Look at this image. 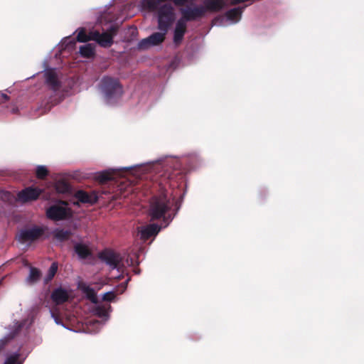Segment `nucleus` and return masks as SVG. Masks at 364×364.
<instances>
[{
	"label": "nucleus",
	"mask_w": 364,
	"mask_h": 364,
	"mask_svg": "<svg viewBox=\"0 0 364 364\" xmlns=\"http://www.w3.org/2000/svg\"><path fill=\"white\" fill-rule=\"evenodd\" d=\"M115 28L111 27L107 31L100 33L98 31H92L88 35L84 28L78 31L77 39L79 42H86L90 40L95 41L102 47H109L112 43L115 35Z\"/></svg>",
	"instance_id": "1"
},
{
	"label": "nucleus",
	"mask_w": 364,
	"mask_h": 364,
	"mask_svg": "<svg viewBox=\"0 0 364 364\" xmlns=\"http://www.w3.org/2000/svg\"><path fill=\"white\" fill-rule=\"evenodd\" d=\"M171 203L167 193H163L152 198L149 213L151 219H158L164 215L166 211L171 208Z\"/></svg>",
	"instance_id": "2"
},
{
	"label": "nucleus",
	"mask_w": 364,
	"mask_h": 364,
	"mask_svg": "<svg viewBox=\"0 0 364 364\" xmlns=\"http://www.w3.org/2000/svg\"><path fill=\"white\" fill-rule=\"evenodd\" d=\"M101 89L108 102H109L112 98L117 97L122 93V88L117 80L109 77L102 78Z\"/></svg>",
	"instance_id": "3"
},
{
	"label": "nucleus",
	"mask_w": 364,
	"mask_h": 364,
	"mask_svg": "<svg viewBox=\"0 0 364 364\" xmlns=\"http://www.w3.org/2000/svg\"><path fill=\"white\" fill-rule=\"evenodd\" d=\"M101 258L110 269H117L118 272H123L124 268L129 264L128 260H123L121 255L112 251L104 252L101 255Z\"/></svg>",
	"instance_id": "4"
},
{
	"label": "nucleus",
	"mask_w": 364,
	"mask_h": 364,
	"mask_svg": "<svg viewBox=\"0 0 364 364\" xmlns=\"http://www.w3.org/2000/svg\"><path fill=\"white\" fill-rule=\"evenodd\" d=\"M46 214L49 218L58 220L70 215L71 213L68 203L60 201L50 207L47 210Z\"/></svg>",
	"instance_id": "5"
},
{
	"label": "nucleus",
	"mask_w": 364,
	"mask_h": 364,
	"mask_svg": "<svg viewBox=\"0 0 364 364\" xmlns=\"http://www.w3.org/2000/svg\"><path fill=\"white\" fill-rule=\"evenodd\" d=\"M242 11L239 8L229 11L226 15L215 21L218 26H226L238 22L241 17Z\"/></svg>",
	"instance_id": "6"
},
{
	"label": "nucleus",
	"mask_w": 364,
	"mask_h": 364,
	"mask_svg": "<svg viewBox=\"0 0 364 364\" xmlns=\"http://www.w3.org/2000/svg\"><path fill=\"white\" fill-rule=\"evenodd\" d=\"M42 190L36 188H26L20 191L17 195V200L21 203H27L31 200H36Z\"/></svg>",
	"instance_id": "7"
},
{
	"label": "nucleus",
	"mask_w": 364,
	"mask_h": 364,
	"mask_svg": "<svg viewBox=\"0 0 364 364\" xmlns=\"http://www.w3.org/2000/svg\"><path fill=\"white\" fill-rule=\"evenodd\" d=\"M73 296L71 291L68 289L58 287L51 294V299L56 304H63Z\"/></svg>",
	"instance_id": "8"
},
{
	"label": "nucleus",
	"mask_w": 364,
	"mask_h": 364,
	"mask_svg": "<svg viewBox=\"0 0 364 364\" xmlns=\"http://www.w3.org/2000/svg\"><path fill=\"white\" fill-rule=\"evenodd\" d=\"M26 358V354L20 350H9L5 353L4 364H22Z\"/></svg>",
	"instance_id": "9"
},
{
	"label": "nucleus",
	"mask_w": 364,
	"mask_h": 364,
	"mask_svg": "<svg viewBox=\"0 0 364 364\" xmlns=\"http://www.w3.org/2000/svg\"><path fill=\"white\" fill-rule=\"evenodd\" d=\"M207 12L204 4L201 6L188 8L182 11V18L186 21L193 20L203 16Z\"/></svg>",
	"instance_id": "10"
},
{
	"label": "nucleus",
	"mask_w": 364,
	"mask_h": 364,
	"mask_svg": "<svg viewBox=\"0 0 364 364\" xmlns=\"http://www.w3.org/2000/svg\"><path fill=\"white\" fill-rule=\"evenodd\" d=\"M161 230V227L156 224H151L141 226L138 228L140 238L146 240L151 237H155Z\"/></svg>",
	"instance_id": "11"
},
{
	"label": "nucleus",
	"mask_w": 364,
	"mask_h": 364,
	"mask_svg": "<svg viewBox=\"0 0 364 364\" xmlns=\"http://www.w3.org/2000/svg\"><path fill=\"white\" fill-rule=\"evenodd\" d=\"M186 25L187 21L182 17L176 22L173 35V42L175 44L178 45L181 43L186 31Z\"/></svg>",
	"instance_id": "12"
},
{
	"label": "nucleus",
	"mask_w": 364,
	"mask_h": 364,
	"mask_svg": "<svg viewBox=\"0 0 364 364\" xmlns=\"http://www.w3.org/2000/svg\"><path fill=\"white\" fill-rule=\"evenodd\" d=\"M42 233V230L38 228H33L22 230L18 235V239L22 242H26L30 240H33L38 237Z\"/></svg>",
	"instance_id": "13"
},
{
	"label": "nucleus",
	"mask_w": 364,
	"mask_h": 364,
	"mask_svg": "<svg viewBox=\"0 0 364 364\" xmlns=\"http://www.w3.org/2000/svg\"><path fill=\"white\" fill-rule=\"evenodd\" d=\"M75 196L78 202L82 203L93 204L97 200V196L94 192L88 193L83 191H78L75 193Z\"/></svg>",
	"instance_id": "14"
},
{
	"label": "nucleus",
	"mask_w": 364,
	"mask_h": 364,
	"mask_svg": "<svg viewBox=\"0 0 364 364\" xmlns=\"http://www.w3.org/2000/svg\"><path fill=\"white\" fill-rule=\"evenodd\" d=\"M44 75L47 85L53 90H56L59 86V81L55 70L53 69H46Z\"/></svg>",
	"instance_id": "15"
},
{
	"label": "nucleus",
	"mask_w": 364,
	"mask_h": 364,
	"mask_svg": "<svg viewBox=\"0 0 364 364\" xmlns=\"http://www.w3.org/2000/svg\"><path fill=\"white\" fill-rule=\"evenodd\" d=\"M204 6L207 11H216L225 6V2L223 0H205Z\"/></svg>",
	"instance_id": "16"
},
{
	"label": "nucleus",
	"mask_w": 364,
	"mask_h": 364,
	"mask_svg": "<svg viewBox=\"0 0 364 364\" xmlns=\"http://www.w3.org/2000/svg\"><path fill=\"white\" fill-rule=\"evenodd\" d=\"M79 288L85 294L87 299H89L92 303L97 304V297L93 289L83 283L79 284Z\"/></svg>",
	"instance_id": "17"
},
{
	"label": "nucleus",
	"mask_w": 364,
	"mask_h": 364,
	"mask_svg": "<svg viewBox=\"0 0 364 364\" xmlns=\"http://www.w3.org/2000/svg\"><path fill=\"white\" fill-rule=\"evenodd\" d=\"M95 48L94 44H85L80 48V54L84 58H91L95 54Z\"/></svg>",
	"instance_id": "18"
},
{
	"label": "nucleus",
	"mask_w": 364,
	"mask_h": 364,
	"mask_svg": "<svg viewBox=\"0 0 364 364\" xmlns=\"http://www.w3.org/2000/svg\"><path fill=\"white\" fill-rule=\"evenodd\" d=\"M75 250L77 255L80 258H85L87 257L90 254V249L89 247L82 243H78L75 246Z\"/></svg>",
	"instance_id": "19"
},
{
	"label": "nucleus",
	"mask_w": 364,
	"mask_h": 364,
	"mask_svg": "<svg viewBox=\"0 0 364 364\" xmlns=\"http://www.w3.org/2000/svg\"><path fill=\"white\" fill-rule=\"evenodd\" d=\"M96 178L100 183H105L107 181L113 180L114 178V173L109 171L98 173Z\"/></svg>",
	"instance_id": "20"
},
{
	"label": "nucleus",
	"mask_w": 364,
	"mask_h": 364,
	"mask_svg": "<svg viewBox=\"0 0 364 364\" xmlns=\"http://www.w3.org/2000/svg\"><path fill=\"white\" fill-rule=\"evenodd\" d=\"M95 314L104 321H107L109 318L108 309L106 307L98 306L95 309Z\"/></svg>",
	"instance_id": "21"
},
{
	"label": "nucleus",
	"mask_w": 364,
	"mask_h": 364,
	"mask_svg": "<svg viewBox=\"0 0 364 364\" xmlns=\"http://www.w3.org/2000/svg\"><path fill=\"white\" fill-rule=\"evenodd\" d=\"M39 277V271L35 268H31L29 276L27 278V282L31 284L34 283L38 280Z\"/></svg>",
	"instance_id": "22"
},
{
	"label": "nucleus",
	"mask_w": 364,
	"mask_h": 364,
	"mask_svg": "<svg viewBox=\"0 0 364 364\" xmlns=\"http://www.w3.org/2000/svg\"><path fill=\"white\" fill-rule=\"evenodd\" d=\"M57 269H58L57 264L55 263H53L48 269L46 277L44 279L46 283L48 282L53 278V277L55 276V274L57 272Z\"/></svg>",
	"instance_id": "23"
},
{
	"label": "nucleus",
	"mask_w": 364,
	"mask_h": 364,
	"mask_svg": "<svg viewBox=\"0 0 364 364\" xmlns=\"http://www.w3.org/2000/svg\"><path fill=\"white\" fill-rule=\"evenodd\" d=\"M55 189L59 193H65L68 191L69 186L68 185L63 181H58L55 185Z\"/></svg>",
	"instance_id": "24"
},
{
	"label": "nucleus",
	"mask_w": 364,
	"mask_h": 364,
	"mask_svg": "<svg viewBox=\"0 0 364 364\" xmlns=\"http://www.w3.org/2000/svg\"><path fill=\"white\" fill-rule=\"evenodd\" d=\"M48 173V170L44 166H38L36 168V176L38 178H43Z\"/></svg>",
	"instance_id": "25"
},
{
	"label": "nucleus",
	"mask_w": 364,
	"mask_h": 364,
	"mask_svg": "<svg viewBox=\"0 0 364 364\" xmlns=\"http://www.w3.org/2000/svg\"><path fill=\"white\" fill-rule=\"evenodd\" d=\"M115 297V294L112 291H108L107 293H105L102 296V299L105 301H112Z\"/></svg>",
	"instance_id": "26"
},
{
	"label": "nucleus",
	"mask_w": 364,
	"mask_h": 364,
	"mask_svg": "<svg viewBox=\"0 0 364 364\" xmlns=\"http://www.w3.org/2000/svg\"><path fill=\"white\" fill-rule=\"evenodd\" d=\"M9 97L4 93L0 92V102H3L4 101L8 100Z\"/></svg>",
	"instance_id": "27"
},
{
	"label": "nucleus",
	"mask_w": 364,
	"mask_h": 364,
	"mask_svg": "<svg viewBox=\"0 0 364 364\" xmlns=\"http://www.w3.org/2000/svg\"><path fill=\"white\" fill-rule=\"evenodd\" d=\"M146 167H143V166H140V167H138L137 169H136V171L137 172H142L145 170Z\"/></svg>",
	"instance_id": "28"
},
{
	"label": "nucleus",
	"mask_w": 364,
	"mask_h": 364,
	"mask_svg": "<svg viewBox=\"0 0 364 364\" xmlns=\"http://www.w3.org/2000/svg\"><path fill=\"white\" fill-rule=\"evenodd\" d=\"M64 43H66L67 45H68L69 43L74 44V43L73 42V40H71V39H66Z\"/></svg>",
	"instance_id": "29"
},
{
	"label": "nucleus",
	"mask_w": 364,
	"mask_h": 364,
	"mask_svg": "<svg viewBox=\"0 0 364 364\" xmlns=\"http://www.w3.org/2000/svg\"><path fill=\"white\" fill-rule=\"evenodd\" d=\"M126 287H127V284H126V283H124V284H123V289H122V291L126 289Z\"/></svg>",
	"instance_id": "30"
},
{
	"label": "nucleus",
	"mask_w": 364,
	"mask_h": 364,
	"mask_svg": "<svg viewBox=\"0 0 364 364\" xmlns=\"http://www.w3.org/2000/svg\"><path fill=\"white\" fill-rule=\"evenodd\" d=\"M55 323H58V321H57V319H56V318H55Z\"/></svg>",
	"instance_id": "31"
},
{
	"label": "nucleus",
	"mask_w": 364,
	"mask_h": 364,
	"mask_svg": "<svg viewBox=\"0 0 364 364\" xmlns=\"http://www.w3.org/2000/svg\"><path fill=\"white\" fill-rule=\"evenodd\" d=\"M60 232L57 233V235H58V237H60Z\"/></svg>",
	"instance_id": "32"
}]
</instances>
